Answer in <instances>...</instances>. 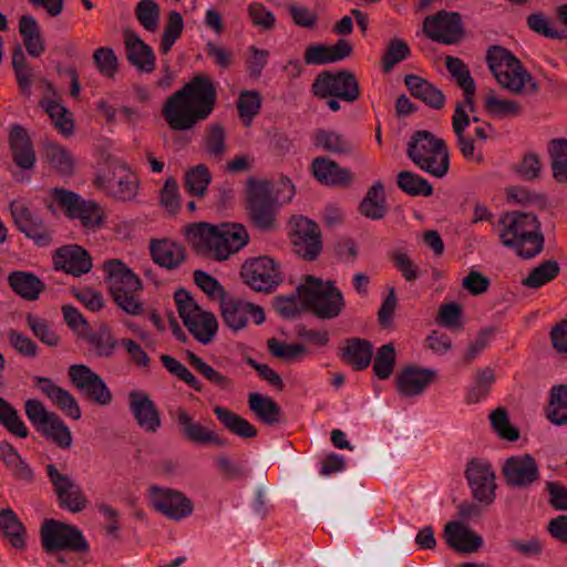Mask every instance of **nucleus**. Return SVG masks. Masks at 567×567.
Segmentation results:
<instances>
[{
	"label": "nucleus",
	"instance_id": "f257e3e1",
	"mask_svg": "<svg viewBox=\"0 0 567 567\" xmlns=\"http://www.w3.org/2000/svg\"><path fill=\"white\" fill-rule=\"evenodd\" d=\"M216 103L214 81L207 75L197 74L166 99L162 115L173 131H188L207 120Z\"/></svg>",
	"mask_w": 567,
	"mask_h": 567
},
{
	"label": "nucleus",
	"instance_id": "f03ea898",
	"mask_svg": "<svg viewBox=\"0 0 567 567\" xmlns=\"http://www.w3.org/2000/svg\"><path fill=\"white\" fill-rule=\"evenodd\" d=\"M295 194V185L287 176H280L277 181L248 177L246 210L249 223L265 233L276 230L279 208L290 203Z\"/></svg>",
	"mask_w": 567,
	"mask_h": 567
},
{
	"label": "nucleus",
	"instance_id": "7ed1b4c3",
	"mask_svg": "<svg viewBox=\"0 0 567 567\" xmlns=\"http://www.w3.org/2000/svg\"><path fill=\"white\" fill-rule=\"evenodd\" d=\"M406 155L421 171L444 177L450 168V153L443 138L427 130L415 131L408 142Z\"/></svg>",
	"mask_w": 567,
	"mask_h": 567
},
{
	"label": "nucleus",
	"instance_id": "20e7f679",
	"mask_svg": "<svg viewBox=\"0 0 567 567\" xmlns=\"http://www.w3.org/2000/svg\"><path fill=\"white\" fill-rule=\"evenodd\" d=\"M486 62L497 82L514 94H536L538 83L524 69L520 61L507 49L493 45L487 50Z\"/></svg>",
	"mask_w": 567,
	"mask_h": 567
},
{
	"label": "nucleus",
	"instance_id": "39448f33",
	"mask_svg": "<svg viewBox=\"0 0 567 567\" xmlns=\"http://www.w3.org/2000/svg\"><path fill=\"white\" fill-rule=\"evenodd\" d=\"M185 236L193 248H244L249 241L247 228L238 223H194L185 227Z\"/></svg>",
	"mask_w": 567,
	"mask_h": 567
},
{
	"label": "nucleus",
	"instance_id": "423d86ee",
	"mask_svg": "<svg viewBox=\"0 0 567 567\" xmlns=\"http://www.w3.org/2000/svg\"><path fill=\"white\" fill-rule=\"evenodd\" d=\"M104 268L109 291L116 306L127 315L141 316L144 312L143 303L138 299V292L143 288L141 279L120 259L107 260Z\"/></svg>",
	"mask_w": 567,
	"mask_h": 567
},
{
	"label": "nucleus",
	"instance_id": "0eeeda50",
	"mask_svg": "<svg viewBox=\"0 0 567 567\" xmlns=\"http://www.w3.org/2000/svg\"><path fill=\"white\" fill-rule=\"evenodd\" d=\"M306 310L321 320H330L340 316L346 307L343 295L334 282L326 284L320 278L306 276L305 284L298 286Z\"/></svg>",
	"mask_w": 567,
	"mask_h": 567
},
{
	"label": "nucleus",
	"instance_id": "6e6552de",
	"mask_svg": "<svg viewBox=\"0 0 567 567\" xmlns=\"http://www.w3.org/2000/svg\"><path fill=\"white\" fill-rule=\"evenodd\" d=\"M499 237L505 246L530 245L544 248L545 238L540 231V223L532 213L507 212L498 221Z\"/></svg>",
	"mask_w": 567,
	"mask_h": 567
},
{
	"label": "nucleus",
	"instance_id": "1a4fd4ad",
	"mask_svg": "<svg viewBox=\"0 0 567 567\" xmlns=\"http://www.w3.org/2000/svg\"><path fill=\"white\" fill-rule=\"evenodd\" d=\"M43 550L53 555L62 550L87 553L90 545L82 532L73 525L56 519H47L40 529Z\"/></svg>",
	"mask_w": 567,
	"mask_h": 567
},
{
	"label": "nucleus",
	"instance_id": "9d476101",
	"mask_svg": "<svg viewBox=\"0 0 567 567\" xmlns=\"http://www.w3.org/2000/svg\"><path fill=\"white\" fill-rule=\"evenodd\" d=\"M52 198L68 218L79 219L86 230H95L105 221V213L97 203L83 199L72 190L54 188Z\"/></svg>",
	"mask_w": 567,
	"mask_h": 567
},
{
	"label": "nucleus",
	"instance_id": "9b49d317",
	"mask_svg": "<svg viewBox=\"0 0 567 567\" xmlns=\"http://www.w3.org/2000/svg\"><path fill=\"white\" fill-rule=\"evenodd\" d=\"M312 92L319 99L332 96L348 103L355 102L361 94L359 82L349 70L321 72L312 83Z\"/></svg>",
	"mask_w": 567,
	"mask_h": 567
},
{
	"label": "nucleus",
	"instance_id": "f8f14e48",
	"mask_svg": "<svg viewBox=\"0 0 567 567\" xmlns=\"http://www.w3.org/2000/svg\"><path fill=\"white\" fill-rule=\"evenodd\" d=\"M423 32L429 39L447 45L461 42L465 34L461 14L445 10L426 17Z\"/></svg>",
	"mask_w": 567,
	"mask_h": 567
},
{
	"label": "nucleus",
	"instance_id": "ddd939ff",
	"mask_svg": "<svg viewBox=\"0 0 567 567\" xmlns=\"http://www.w3.org/2000/svg\"><path fill=\"white\" fill-rule=\"evenodd\" d=\"M169 413L175 420L179 435L186 442L200 446L216 445L224 447L228 445L227 439L221 437L214 430L200 424L185 408L177 406Z\"/></svg>",
	"mask_w": 567,
	"mask_h": 567
},
{
	"label": "nucleus",
	"instance_id": "4468645a",
	"mask_svg": "<svg viewBox=\"0 0 567 567\" xmlns=\"http://www.w3.org/2000/svg\"><path fill=\"white\" fill-rule=\"evenodd\" d=\"M243 281L255 291L270 292L280 281L278 265L269 256L251 258L240 269Z\"/></svg>",
	"mask_w": 567,
	"mask_h": 567
},
{
	"label": "nucleus",
	"instance_id": "2eb2a0df",
	"mask_svg": "<svg viewBox=\"0 0 567 567\" xmlns=\"http://www.w3.org/2000/svg\"><path fill=\"white\" fill-rule=\"evenodd\" d=\"M502 475L506 486L527 489L540 478L538 463L528 453L507 457L502 465Z\"/></svg>",
	"mask_w": 567,
	"mask_h": 567
},
{
	"label": "nucleus",
	"instance_id": "dca6fc26",
	"mask_svg": "<svg viewBox=\"0 0 567 567\" xmlns=\"http://www.w3.org/2000/svg\"><path fill=\"white\" fill-rule=\"evenodd\" d=\"M465 477L475 501L485 506L494 502L495 473L487 461L472 458L466 465Z\"/></svg>",
	"mask_w": 567,
	"mask_h": 567
},
{
	"label": "nucleus",
	"instance_id": "f3484780",
	"mask_svg": "<svg viewBox=\"0 0 567 567\" xmlns=\"http://www.w3.org/2000/svg\"><path fill=\"white\" fill-rule=\"evenodd\" d=\"M148 492L151 506L169 519L181 520L194 511L193 502L182 492L159 486H151Z\"/></svg>",
	"mask_w": 567,
	"mask_h": 567
},
{
	"label": "nucleus",
	"instance_id": "a211bd4d",
	"mask_svg": "<svg viewBox=\"0 0 567 567\" xmlns=\"http://www.w3.org/2000/svg\"><path fill=\"white\" fill-rule=\"evenodd\" d=\"M71 383L81 390L85 396L100 405H107L112 402V393L103 379L90 367L79 363L73 364L68 371Z\"/></svg>",
	"mask_w": 567,
	"mask_h": 567
},
{
	"label": "nucleus",
	"instance_id": "6ab92c4d",
	"mask_svg": "<svg viewBox=\"0 0 567 567\" xmlns=\"http://www.w3.org/2000/svg\"><path fill=\"white\" fill-rule=\"evenodd\" d=\"M47 474L56 494L59 506L71 513H80L87 506V499L81 488L69 475L58 471L54 464L47 465Z\"/></svg>",
	"mask_w": 567,
	"mask_h": 567
},
{
	"label": "nucleus",
	"instance_id": "aec40b11",
	"mask_svg": "<svg viewBox=\"0 0 567 567\" xmlns=\"http://www.w3.org/2000/svg\"><path fill=\"white\" fill-rule=\"evenodd\" d=\"M10 210L18 229L31 238L34 245L44 247L52 243L51 230L22 202H12Z\"/></svg>",
	"mask_w": 567,
	"mask_h": 567
},
{
	"label": "nucleus",
	"instance_id": "412c9836",
	"mask_svg": "<svg viewBox=\"0 0 567 567\" xmlns=\"http://www.w3.org/2000/svg\"><path fill=\"white\" fill-rule=\"evenodd\" d=\"M10 210L18 229L31 238L34 245L44 247L52 243L51 230L22 202H12Z\"/></svg>",
	"mask_w": 567,
	"mask_h": 567
},
{
	"label": "nucleus",
	"instance_id": "4be33fe9",
	"mask_svg": "<svg viewBox=\"0 0 567 567\" xmlns=\"http://www.w3.org/2000/svg\"><path fill=\"white\" fill-rule=\"evenodd\" d=\"M465 106L464 101L457 102L452 116V130L456 136V146L465 159L482 163L483 155L475 153V142L472 136L466 134V128L472 122L478 123L480 118L477 116L470 117Z\"/></svg>",
	"mask_w": 567,
	"mask_h": 567
},
{
	"label": "nucleus",
	"instance_id": "5701e85b",
	"mask_svg": "<svg viewBox=\"0 0 567 567\" xmlns=\"http://www.w3.org/2000/svg\"><path fill=\"white\" fill-rule=\"evenodd\" d=\"M33 381L41 393L68 417L75 421L81 419V409L75 398L68 390L59 386L51 378L35 375Z\"/></svg>",
	"mask_w": 567,
	"mask_h": 567
},
{
	"label": "nucleus",
	"instance_id": "b1692460",
	"mask_svg": "<svg viewBox=\"0 0 567 567\" xmlns=\"http://www.w3.org/2000/svg\"><path fill=\"white\" fill-rule=\"evenodd\" d=\"M128 404L136 423L147 433H156L162 425L159 411L146 392L132 391Z\"/></svg>",
	"mask_w": 567,
	"mask_h": 567
},
{
	"label": "nucleus",
	"instance_id": "393cba45",
	"mask_svg": "<svg viewBox=\"0 0 567 567\" xmlns=\"http://www.w3.org/2000/svg\"><path fill=\"white\" fill-rule=\"evenodd\" d=\"M124 48L127 61L140 72L152 73L155 70V54L132 29H124Z\"/></svg>",
	"mask_w": 567,
	"mask_h": 567
},
{
	"label": "nucleus",
	"instance_id": "a878e982",
	"mask_svg": "<svg viewBox=\"0 0 567 567\" xmlns=\"http://www.w3.org/2000/svg\"><path fill=\"white\" fill-rule=\"evenodd\" d=\"M435 378V370L409 365L396 375V390L402 396H416L422 394Z\"/></svg>",
	"mask_w": 567,
	"mask_h": 567
},
{
	"label": "nucleus",
	"instance_id": "bb28decb",
	"mask_svg": "<svg viewBox=\"0 0 567 567\" xmlns=\"http://www.w3.org/2000/svg\"><path fill=\"white\" fill-rule=\"evenodd\" d=\"M9 145L12 153L13 163L24 169L30 171L35 164V152L27 130L19 125H12L9 133Z\"/></svg>",
	"mask_w": 567,
	"mask_h": 567
},
{
	"label": "nucleus",
	"instance_id": "cd10ccee",
	"mask_svg": "<svg viewBox=\"0 0 567 567\" xmlns=\"http://www.w3.org/2000/svg\"><path fill=\"white\" fill-rule=\"evenodd\" d=\"M444 537L450 547L461 553H475L483 546V538L461 522H449Z\"/></svg>",
	"mask_w": 567,
	"mask_h": 567
},
{
	"label": "nucleus",
	"instance_id": "c85d7f7f",
	"mask_svg": "<svg viewBox=\"0 0 567 567\" xmlns=\"http://www.w3.org/2000/svg\"><path fill=\"white\" fill-rule=\"evenodd\" d=\"M288 236L295 246L322 248L321 231L315 221L303 216H292L288 223Z\"/></svg>",
	"mask_w": 567,
	"mask_h": 567
},
{
	"label": "nucleus",
	"instance_id": "c756f323",
	"mask_svg": "<svg viewBox=\"0 0 567 567\" xmlns=\"http://www.w3.org/2000/svg\"><path fill=\"white\" fill-rule=\"evenodd\" d=\"M372 355V343L357 337L347 339L339 353L340 359L354 371L365 370L371 363Z\"/></svg>",
	"mask_w": 567,
	"mask_h": 567
},
{
	"label": "nucleus",
	"instance_id": "7c9ffc66",
	"mask_svg": "<svg viewBox=\"0 0 567 567\" xmlns=\"http://www.w3.org/2000/svg\"><path fill=\"white\" fill-rule=\"evenodd\" d=\"M404 83L412 96L422 101L433 110H442L445 105V95L426 79L415 74L405 75Z\"/></svg>",
	"mask_w": 567,
	"mask_h": 567
},
{
	"label": "nucleus",
	"instance_id": "2f4dec72",
	"mask_svg": "<svg viewBox=\"0 0 567 567\" xmlns=\"http://www.w3.org/2000/svg\"><path fill=\"white\" fill-rule=\"evenodd\" d=\"M8 285L11 290L27 301H35L47 289L45 284L33 272L13 270L8 275Z\"/></svg>",
	"mask_w": 567,
	"mask_h": 567
},
{
	"label": "nucleus",
	"instance_id": "473e14b6",
	"mask_svg": "<svg viewBox=\"0 0 567 567\" xmlns=\"http://www.w3.org/2000/svg\"><path fill=\"white\" fill-rule=\"evenodd\" d=\"M445 66L456 84L463 90L464 103L470 112H474L476 85L468 66L460 58L451 55L445 58Z\"/></svg>",
	"mask_w": 567,
	"mask_h": 567
},
{
	"label": "nucleus",
	"instance_id": "72a5a7b5",
	"mask_svg": "<svg viewBox=\"0 0 567 567\" xmlns=\"http://www.w3.org/2000/svg\"><path fill=\"white\" fill-rule=\"evenodd\" d=\"M53 264L55 270H63L75 277L87 274L93 266L87 250H55Z\"/></svg>",
	"mask_w": 567,
	"mask_h": 567
},
{
	"label": "nucleus",
	"instance_id": "f704fd0d",
	"mask_svg": "<svg viewBox=\"0 0 567 567\" xmlns=\"http://www.w3.org/2000/svg\"><path fill=\"white\" fill-rule=\"evenodd\" d=\"M315 177L330 186L347 185L352 181L351 173L328 157H317L311 164Z\"/></svg>",
	"mask_w": 567,
	"mask_h": 567
},
{
	"label": "nucleus",
	"instance_id": "c9c22d12",
	"mask_svg": "<svg viewBox=\"0 0 567 567\" xmlns=\"http://www.w3.org/2000/svg\"><path fill=\"white\" fill-rule=\"evenodd\" d=\"M19 33L22 38L27 52L39 58L45 50L44 39L41 34L40 25L34 17L24 14L19 19Z\"/></svg>",
	"mask_w": 567,
	"mask_h": 567
},
{
	"label": "nucleus",
	"instance_id": "e433bc0d",
	"mask_svg": "<svg viewBox=\"0 0 567 567\" xmlns=\"http://www.w3.org/2000/svg\"><path fill=\"white\" fill-rule=\"evenodd\" d=\"M0 529L10 545L18 549H25V527L18 515L11 508L0 511Z\"/></svg>",
	"mask_w": 567,
	"mask_h": 567
},
{
	"label": "nucleus",
	"instance_id": "4c0bfd02",
	"mask_svg": "<svg viewBox=\"0 0 567 567\" xmlns=\"http://www.w3.org/2000/svg\"><path fill=\"white\" fill-rule=\"evenodd\" d=\"M360 213L373 220L382 219L386 212V199L383 184L378 181L367 192L359 205Z\"/></svg>",
	"mask_w": 567,
	"mask_h": 567
},
{
	"label": "nucleus",
	"instance_id": "58836bf2",
	"mask_svg": "<svg viewBox=\"0 0 567 567\" xmlns=\"http://www.w3.org/2000/svg\"><path fill=\"white\" fill-rule=\"evenodd\" d=\"M248 406L256 414L258 420L267 425L280 422L282 411L280 405L272 398L252 392L248 395Z\"/></svg>",
	"mask_w": 567,
	"mask_h": 567
},
{
	"label": "nucleus",
	"instance_id": "ea45409f",
	"mask_svg": "<svg viewBox=\"0 0 567 567\" xmlns=\"http://www.w3.org/2000/svg\"><path fill=\"white\" fill-rule=\"evenodd\" d=\"M249 302L233 297L220 300L221 318L227 327L234 331L241 330L247 324Z\"/></svg>",
	"mask_w": 567,
	"mask_h": 567
},
{
	"label": "nucleus",
	"instance_id": "a19ab883",
	"mask_svg": "<svg viewBox=\"0 0 567 567\" xmlns=\"http://www.w3.org/2000/svg\"><path fill=\"white\" fill-rule=\"evenodd\" d=\"M214 413L218 421L230 433L241 439H252L257 436V429L251 423L227 408L217 405L214 408Z\"/></svg>",
	"mask_w": 567,
	"mask_h": 567
},
{
	"label": "nucleus",
	"instance_id": "79ce46f5",
	"mask_svg": "<svg viewBox=\"0 0 567 567\" xmlns=\"http://www.w3.org/2000/svg\"><path fill=\"white\" fill-rule=\"evenodd\" d=\"M545 415L555 425L567 424V384L551 386Z\"/></svg>",
	"mask_w": 567,
	"mask_h": 567
},
{
	"label": "nucleus",
	"instance_id": "37998d69",
	"mask_svg": "<svg viewBox=\"0 0 567 567\" xmlns=\"http://www.w3.org/2000/svg\"><path fill=\"white\" fill-rule=\"evenodd\" d=\"M313 144L316 147L332 154H349L353 151V145L344 135L324 128H318L313 134Z\"/></svg>",
	"mask_w": 567,
	"mask_h": 567
},
{
	"label": "nucleus",
	"instance_id": "c03bdc74",
	"mask_svg": "<svg viewBox=\"0 0 567 567\" xmlns=\"http://www.w3.org/2000/svg\"><path fill=\"white\" fill-rule=\"evenodd\" d=\"M185 326L188 332L200 343L208 344L215 338L218 330V321L213 312L202 311Z\"/></svg>",
	"mask_w": 567,
	"mask_h": 567
},
{
	"label": "nucleus",
	"instance_id": "a18cd8bd",
	"mask_svg": "<svg viewBox=\"0 0 567 567\" xmlns=\"http://www.w3.org/2000/svg\"><path fill=\"white\" fill-rule=\"evenodd\" d=\"M38 432L60 449L69 450L73 444V436L69 426L58 414L52 416Z\"/></svg>",
	"mask_w": 567,
	"mask_h": 567
},
{
	"label": "nucleus",
	"instance_id": "49530a36",
	"mask_svg": "<svg viewBox=\"0 0 567 567\" xmlns=\"http://www.w3.org/2000/svg\"><path fill=\"white\" fill-rule=\"evenodd\" d=\"M84 339L92 347L97 358L112 357L118 343L106 324H102L96 331L86 333Z\"/></svg>",
	"mask_w": 567,
	"mask_h": 567
},
{
	"label": "nucleus",
	"instance_id": "de8ad7c7",
	"mask_svg": "<svg viewBox=\"0 0 567 567\" xmlns=\"http://www.w3.org/2000/svg\"><path fill=\"white\" fill-rule=\"evenodd\" d=\"M559 271L560 267L556 260H544L522 279V285L526 288L538 289L553 281L559 275Z\"/></svg>",
	"mask_w": 567,
	"mask_h": 567
},
{
	"label": "nucleus",
	"instance_id": "09e8293b",
	"mask_svg": "<svg viewBox=\"0 0 567 567\" xmlns=\"http://www.w3.org/2000/svg\"><path fill=\"white\" fill-rule=\"evenodd\" d=\"M554 178L559 183L567 182V140L554 138L548 143Z\"/></svg>",
	"mask_w": 567,
	"mask_h": 567
},
{
	"label": "nucleus",
	"instance_id": "8fccbe9b",
	"mask_svg": "<svg viewBox=\"0 0 567 567\" xmlns=\"http://www.w3.org/2000/svg\"><path fill=\"white\" fill-rule=\"evenodd\" d=\"M398 187L410 196H431L433 194L432 185L424 177L410 172L402 171L396 176Z\"/></svg>",
	"mask_w": 567,
	"mask_h": 567
},
{
	"label": "nucleus",
	"instance_id": "3c124183",
	"mask_svg": "<svg viewBox=\"0 0 567 567\" xmlns=\"http://www.w3.org/2000/svg\"><path fill=\"white\" fill-rule=\"evenodd\" d=\"M187 361L199 374L220 390H230L233 388V381L227 375L215 370L194 352L187 351Z\"/></svg>",
	"mask_w": 567,
	"mask_h": 567
},
{
	"label": "nucleus",
	"instance_id": "603ef678",
	"mask_svg": "<svg viewBox=\"0 0 567 567\" xmlns=\"http://www.w3.org/2000/svg\"><path fill=\"white\" fill-rule=\"evenodd\" d=\"M0 424L11 434L25 439L29 431L18 414L16 408L6 399L0 396Z\"/></svg>",
	"mask_w": 567,
	"mask_h": 567
},
{
	"label": "nucleus",
	"instance_id": "864d4df0",
	"mask_svg": "<svg viewBox=\"0 0 567 567\" xmlns=\"http://www.w3.org/2000/svg\"><path fill=\"white\" fill-rule=\"evenodd\" d=\"M210 182L212 175L205 164L193 166L185 173V187L194 196L203 197Z\"/></svg>",
	"mask_w": 567,
	"mask_h": 567
},
{
	"label": "nucleus",
	"instance_id": "5fc2aeb1",
	"mask_svg": "<svg viewBox=\"0 0 567 567\" xmlns=\"http://www.w3.org/2000/svg\"><path fill=\"white\" fill-rule=\"evenodd\" d=\"M395 363V348L393 343H386L378 349L372 369L378 379L386 380L393 373Z\"/></svg>",
	"mask_w": 567,
	"mask_h": 567
},
{
	"label": "nucleus",
	"instance_id": "6e6d98bb",
	"mask_svg": "<svg viewBox=\"0 0 567 567\" xmlns=\"http://www.w3.org/2000/svg\"><path fill=\"white\" fill-rule=\"evenodd\" d=\"M272 307L284 319H293L306 310L302 305V296L298 291V287L291 295L276 296L272 299Z\"/></svg>",
	"mask_w": 567,
	"mask_h": 567
},
{
	"label": "nucleus",
	"instance_id": "4d7b16f0",
	"mask_svg": "<svg viewBox=\"0 0 567 567\" xmlns=\"http://www.w3.org/2000/svg\"><path fill=\"white\" fill-rule=\"evenodd\" d=\"M44 157L60 174L71 175L73 173L74 161L64 147L56 144H48L44 150Z\"/></svg>",
	"mask_w": 567,
	"mask_h": 567
},
{
	"label": "nucleus",
	"instance_id": "13d9d810",
	"mask_svg": "<svg viewBox=\"0 0 567 567\" xmlns=\"http://www.w3.org/2000/svg\"><path fill=\"white\" fill-rule=\"evenodd\" d=\"M484 109L495 117H516L522 113V105L518 102L497 99L493 93L486 95Z\"/></svg>",
	"mask_w": 567,
	"mask_h": 567
},
{
	"label": "nucleus",
	"instance_id": "bf43d9fd",
	"mask_svg": "<svg viewBox=\"0 0 567 567\" xmlns=\"http://www.w3.org/2000/svg\"><path fill=\"white\" fill-rule=\"evenodd\" d=\"M183 29L184 20L182 14L177 11H169L159 44V50L163 54H167L171 51L176 40L182 35Z\"/></svg>",
	"mask_w": 567,
	"mask_h": 567
},
{
	"label": "nucleus",
	"instance_id": "052dcab7",
	"mask_svg": "<svg viewBox=\"0 0 567 567\" xmlns=\"http://www.w3.org/2000/svg\"><path fill=\"white\" fill-rule=\"evenodd\" d=\"M161 362L171 374L184 381L189 388L197 392L203 391L200 381L177 359L169 354H162Z\"/></svg>",
	"mask_w": 567,
	"mask_h": 567
},
{
	"label": "nucleus",
	"instance_id": "680f3d73",
	"mask_svg": "<svg viewBox=\"0 0 567 567\" xmlns=\"http://www.w3.org/2000/svg\"><path fill=\"white\" fill-rule=\"evenodd\" d=\"M12 68L17 78V82L22 92H30L32 84V70L27 64V59L22 47L17 44L12 51Z\"/></svg>",
	"mask_w": 567,
	"mask_h": 567
},
{
	"label": "nucleus",
	"instance_id": "e2e57ef3",
	"mask_svg": "<svg viewBox=\"0 0 567 567\" xmlns=\"http://www.w3.org/2000/svg\"><path fill=\"white\" fill-rule=\"evenodd\" d=\"M261 107V96L257 91H244L239 94L237 110L245 125H249L252 118L259 113Z\"/></svg>",
	"mask_w": 567,
	"mask_h": 567
},
{
	"label": "nucleus",
	"instance_id": "0e129e2a",
	"mask_svg": "<svg viewBox=\"0 0 567 567\" xmlns=\"http://www.w3.org/2000/svg\"><path fill=\"white\" fill-rule=\"evenodd\" d=\"M135 17L145 30L154 32L158 28L159 6L155 0H141L135 7Z\"/></svg>",
	"mask_w": 567,
	"mask_h": 567
},
{
	"label": "nucleus",
	"instance_id": "69168bd1",
	"mask_svg": "<svg viewBox=\"0 0 567 567\" xmlns=\"http://www.w3.org/2000/svg\"><path fill=\"white\" fill-rule=\"evenodd\" d=\"M174 300L184 326L192 324L190 320L203 311L192 295L184 288H178L175 291Z\"/></svg>",
	"mask_w": 567,
	"mask_h": 567
},
{
	"label": "nucleus",
	"instance_id": "338daca9",
	"mask_svg": "<svg viewBox=\"0 0 567 567\" xmlns=\"http://www.w3.org/2000/svg\"><path fill=\"white\" fill-rule=\"evenodd\" d=\"M489 419L492 427L502 439L509 442L518 440L519 431L509 423L508 413L505 408H497L492 411Z\"/></svg>",
	"mask_w": 567,
	"mask_h": 567
},
{
	"label": "nucleus",
	"instance_id": "774afa93",
	"mask_svg": "<svg viewBox=\"0 0 567 567\" xmlns=\"http://www.w3.org/2000/svg\"><path fill=\"white\" fill-rule=\"evenodd\" d=\"M138 186L140 181L137 176L132 172H125L112 185V194L118 200H133L137 195Z\"/></svg>",
	"mask_w": 567,
	"mask_h": 567
}]
</instances>
